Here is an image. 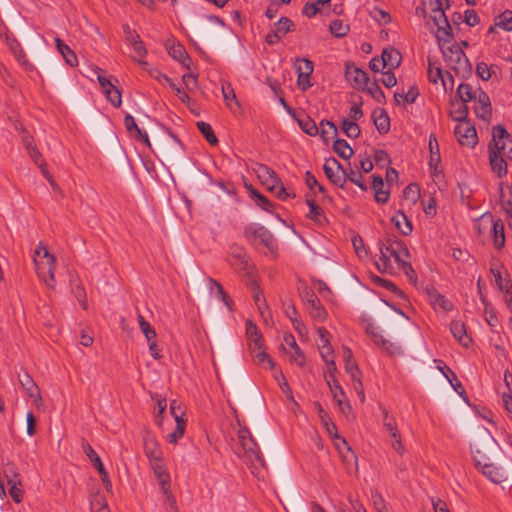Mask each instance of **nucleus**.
Returning a JSON list of instances; mask_svg holds the SVG:
<instances>
[{"instance_id":"nucleus-1","label":"nucleus","mask_w":512,"mask_h":512,"mask_svg":"<svg viewBox=\"0 0 512 512\" xmlns=\"http://www.w3.org/2000/svg\"><path fill=\"white\" fill-rule=\"evenodd\" d=\"M239 447L237 455L251 468L252 474L258 475L260 469L265 467V460L258 444L247 427H240L238 431Z\"/></svg>"},{"instance_id":"nucleus-2","label":"nucleus","mask_w":512,"mask_h":512,"mask_svg":"<svg viewBox=\"0 0 512 512\" xmlns=\"http://www.w3.org/2000/svg\"><path fill=\"white\" fill-rule=\"evenodd\" d=\"M34 265L39 279L51 289L55 288L56 258L42 243L35 250Z\"/></svg>"},{"instance_id":"nucleus-3","label":"nucleus","mask_w":512,"mask_h":512,"mask_svg":"<svg viewBox=\"0 0 512 512\" xmlns=\"http://www.w3.org/2000/svg\"><path fill=\"white\" fill-rule=\"evenodd\" d=\"M449 44V46H446V43L439 44L443 57L448 66L457 75H460L461 77L465 78L466 76L471 74L472 65L459 44L455 42H451Z\"/></svg>"},{"instance_id":"nucleus-4","label":"nucleus","mask_w":512,"mask_h":512,"mask_svg":"<svg viewBox=\"0 0 512 512\" xmlns=\"http://www.w3.org/2000/svg\"><path fill=\"white\" fill-rule=\"evenodd\" d=\"M429 3L433 13V23L437 26L436 38L439 44L451 43L453 40L452 27L445 15L441 0H429Z\"/></svg>"},{"instance_id":"nucleus-5","label":"nucleus","mask_w":512,"mask_h":512,"mask_svg":"<svg viewBox=\"0 0 512 512\" xmlns=\"http://www.w3.org/2000/svg\"><path fill=\"white\" fill-rule=\"evenodd\" d=\"M488 151L506 156L512 161V137L504 126L493 127L492 141L489 143Z\"/></svg>"},{"instance_id":"nucleus-6","label":"nucleus","mask_w":512,"mask_h":512,"mask_svg":"<svg viewBox=\"0 0 512 512\" xmlns=\"http://www.w3.org/2000/svg\"><path fill=\"white\" fill-rule=\"evenodd\" d=\"M244 235L249 241H259V243L265 246L271 253L277 250L276 239L273 234L262 225L251 224L247 226L244 230Z\"/></svg>"},{"instance_id":"nucleus-7","label":"nucleus","mask_w":512,"mask_h":512,"mask_svg":"<svg viewBox=\"0 0 512 512\" xmlns=\"http://www.w3.org/2000/svg\"><path fill=\"white\" fill-rule=\"evenodd\" d=\"M382 414L383 426L391 437V446L399 455L402 456L405 452V449L401 441V435L398 430L396 420L394 416L389 415L388 411L384 408L382 409Z\"/></svg>"},{"instance_id":"nucleus-8","label":"nucleus","mask_w":512,"mask_h":512,"mask_svg":"<svg viewBox=\"0 0 512 512\" xmlns=\"http://www.w3.org/2000/svg\"><path fill=\"white\" fill-rule=\"evenodd\" d=\"M294 68L297 73V84L302 91L308 90L312 83L310 76L313 73V62L307 58H296Z\"/></svg>"},{"instance_id":"nucleus-9","label":"nucleus","mask_w":512,"mask_h":512,"mask_svg":"<svg viewBox=\"0 0 512 512\" xmlns=\"http://www.w3.org/2000/svg\"><path fill=\"white\" fill-rule=\"evenodd\" d=\"M323 170L330 182L341 188L344 187L346 183V171L336 158L331 157L326 159Z\"/></svg>"},{"instance_id":"nucleus-10","label":"nucleus","mask_w":512,"mask_h":512,"mask_svg":"<svg viewBox=\"0 0 512 512\" xmlns=\"http://www.w3.org/2000/svg\"><path fill=\"white\" fill-rule=\"evenodd\" d=\"M483 221L486 222L485 228H490L494 247L498 250L502 249L505 245V232L502 220L498 219L494 221L493 215L486 212L484 213Z\"/></svg>"},{"instance_id":"nucleus-11","label":"nucleus","mask_w":512,"mask_h":512,"mask_svg":"<svg viewBox=\"0 0 512 512\" xmlns=\"http://www.w3.org/2000/svg\"><path fill=\"white\" fill-rule=\"evenodd\" d=\"M345 78L357 90L366 88V84L369 82L368 74L351 62H347L345 65Z\"/></svg>"},{"instance_id":"nucleus-12","label":"nucleus","mask_w":512,"mask_h":512,"mask_svg":"<svg viewBox=\"0 0 512 512\" xmlns=\"http://www.w3.org/2000/svg\"><path fill=\"white\" fill-rule=\"evenodd\" d=\"M253 171L256 173L261 183L271 192L276 191L278 185L281 184L280 178L267 165L256 163Z\"/></svg>"},{"instance_id":"nucleus-13","label":"nucleus","mask_w":512,"mask_h":512,"mask_svg":"<svg viewBox=\"0 0 512 512\" xmlns=\"http://www.w3.org/2000/svg\"><path fill=\"white\" fill-rule=\"evenodd\" d=\"M83 449L87 457L90 459L94 467L97 469L106 491L108 493H112V483L109 479L108 472L105 469L100 457L97 455V453L89 443H84Z\"/></svg>"},{"instance_id":"nucleus-14","label":"nucleus","mask_w":512,"mask_h":512,"mask_svg":"<svg viewBox=\"0 0 512 512\" xmlns=\"http://www.w3.org/2000/svg\"><path fill=\"white\" fill-rule=\"evenodd\" d=\"M454 133L461 145L474 147L477 144L476 129L468 121L459 123Z\"/></svg>"},{"instance_id":"nucleus-15","label":"nucleus","mask_w":512,"mask_h":512,"mask_svg":"<svg viewBox=\"0 0 512 512\" xmlns=\"http://www.w3.org/2000/svg\"><path fill=\"white\" fill-rule=\"evenodd\" d=\"M381 256L379 257V260L376 262V266L378 270L382 273H391L392 272V265H391V258H394L396 261V251L393 249V246H389V244L384 240L381 243L380 247Z\"/></svg>"},{"instance_id":"nucleus-16","label":"nucleus","mask_w":512,"mask_h":512,"mask_svg":"<svg viewBox=\"0 0 512 512\" xmlns=\"http://www.w3.org/2000/svg\"><path fill=\"white\" fill-rule=\"evenodd\" d=\"M166 49L173 59L180 62L186 69H190L192 60L182 44L168 40L166 43Z\"/></svg>"},{"instance_id":"nucleus-17","label":"nucleus","mask_w":512,"mask_h":512,"mask_svg":"<svg viewBox=\"0 0 512 512\" xmlns=\"http://www.w3.org/2000/svg\"><path fill=\"white\" fill-rule=\"evenodd\" d=\"M424 291L429 298V302L431 305H433L434 308L439 307L446 312H449L453 309V303L444 295L440 294L433 285H427L424 288Z\"/></svg>"},{"instance_id":"nucleus-18","label":"nucleus","mask_w":512,"mask_h":512,"mask_svg":"<svg viewBox=\"0 0 512 512\" xmlns=\"http://www.w3.org/2000/svg\"><path fill=\"white\" fill-rule=\"evenodd\" d=\"M97 78L110 103L115 107H119L122 102L120 90L112 84L108 78L102 76L100 73H98Z\"/></svg>"},{"instance_id":"nucleus-19","label":"nucleus","mask_w":512,"mask_h":512,"mask_svg":"<svg viewBox=\"0 0 512 512\" xmlns=\"http://www.w3.org/2000/svg\"><path fill=\"white\" fill-rule=\"evenodd\" d=\"M475 114L478 118L488 121L491 117V102L488 94L482 90L479 91L476 97V104L474 107Z\"/></svg>"},{"instance_id":"nucleus-20","label":"nucleus","mask_w":512,"mask_h":512,"mask_svg":"<svg viewBox=\"0 0 512 512\" xmlns=\"http://www.w3.org/2000/svg\"><path fill=\"white\" fill-rule=\"evenodd\" d=\"M482 474L491 482L500 484L507 480V473L502 466H496L493 463H483L481 466Z\"/></svg>"},{"instance_id":"nucleus-21","label":"nucleus","mask_w":512,"mask_h":512,"mask_svg":"<svg viewBox=\"0 0 512 512\" xmlns=\"http://www.w3.org/2000/svg\"><path fill=\"white\" fill-rule=\"evenodd\" d=\"M246 335L251 353L263 348L262 335L258 327L251 320L246 322Z\"/></svg>"},{"instance_id":"nucleus-22","label":"nucleus","mask_w":512,"mask_h":512,"mask_svg":"<svg viewBox=\"0 0 512 512\" xmlns=\"http://www.w3.org/2000/svg\"><path fill=\"white\" fill-rule=\"evenodd\" d=\"M230 265L239 271L245 270L248 265V256L243 247L232 246L229 252Z\"/></svg>"},{"instance_id":"nucleus-23","label":"nucleus","mask_w":512,"mask_h":512,"mask_svg":"<svg viewBox=\"0 0 512 512\" xmlns=\"http://www.w3.org/2000/svg\"><path fill=\"white\" fill-rule=\"evenodd\" d=\"M18 380L22 388L26 391L30 398H33L35 402L41 401L42 397L40 394L39 387L33 378L27 373L23 372L18 375Z\"/></svg>"},{"instance_id":"nucleus-24","label":"nucleus","mask_w":512,"mask_h":512,"mask_svg":"<svg viewBox=\"0 0 512 512\" xmlns=\"http://www.w3.org/2000/svg\"><path fill=\"white\" fill-rule=\"evenodd\" d=\"M402 56L400 52L393 48H385L381 55V66L382 68L388 67L390 70L396 69L401 64Z\"/></svg>"},{"instance_id":"nucleus-25","label":"nucleus","mask_w":512,"mask_h":512,"mask_svg":"<svg viewBox=\"0 0 512 512\" xmlns=\"http://www.w3.org/2000/svg\"><path fill=\"white\" fill-rule=\"evenodd\" d=\"M450 331L462 346L469 347L472 343V339L466 333L465 324L461 320L452 321Z\"/></svg>"},{"instance_id":"nucleus-26","label":"nucleus","mask_w":512,"mask_h":512,"mask_svg":"<svg viewBox=\"0 0 512 512\" xmlns=\"http://www.w3.org/2000/svg\"><path fill=\"white\" fill-rule=\"evenodd\" d=\"M371 188L374 191V198L377 203L384 204L388 202L390 193L388 190H384V181L382 176L373 175Z\"/></svg>"},{"instance_id":"nucleus-27","label":"nucleus","mask_w":512,"mask_h":512,"mask_svg":"<svg viewBox=\"0 0 512 512\" xmlns=\"http://www.w3.org/2000/svg\"><path fill=\"white\" fill-rule=\"evenodd\" d=\"M489 153V161L491 165V170L495 173L499 178H502L507 175V162L505 158L506 156H502L501 154H496L493 151H488Z\"/></svg>"},{"instance_id":"nucleus-28","label":"nucleus","mask_w":512,"mask_h":512,"mask_svg":"<svg viewBox=\"0 0 512 512\" xmlns=\"http://www.w3.org/2000/svg\"><path fill=\"white\" fill-rule=\"evenodd\" d=\"M343 356L345 361V371L350 375L351 380H356L361 375L357 363L353 360V354L350 348L343 347Z\"/></svg>"},{"instance_id":"nucleus-29","label":"nucleus","mask_w":512,"mask_h":512,"mask_svg":"<svg viewBox=\"0 0 512 512\" xmlns=\"http://www.w3.org/2000/svg\"><path fill=\"white\" fill-rule=\"evenodd\" d=\"M144 452L150 462L163 459L162 451H161L158 443L156 442V440L152 437L145 438Z\"/></svg>"},{"instance_id":"nucleus-30","label":"nucleus","mask_w":512,"mask_h":512,"mask_svg":"<svg viewBox=\"0 0 512 512\" xmlns=\"http://www.w3.org/2000/svg\"><path fill=\"white\" fill-rule=\"evenodd\" d=\"M55 43L58 51L63 56L65 62L71 67L77 66L78 58L74 51L71 50V48L58 37L55 39Z\"/></svg>"},{"instance_id":"nucleus-31","label":"nucleus","mask_w":512,"mask_h":512,"mask_svg":"<svg viewBox=\"0 0 512 512\" xmlns=\"http://www.w3.org/2000/svg\"><path fill=\"white\" fill-rule=\"evenodd\" d=\"M372 117L374 125L380 134H386L389 132L390 119L388 114L383 109L374 111Z\"/></svg>"},{"instance_id":"nucleus-32","label":"nucleus","mask_w":512,"mask_h":512,"mask_svg":"<svg viewBox=\"0 0 512 512\" xmlns=\"http://www.w3.org/2000/svg\"><path fill=\"white\" fill-rule=\"evenodd\" d=\"M335 445L342 456L343 460L347 463L356 462V456L354 452L349 447L345 438L336 435L335 436Z\"/></svg>"},{"instance_id":"nucleus-33","label":"nucleus","mask_w":512,"mask_h":512,"mask_svg":"<svg viewBox=\"0 0 512 512\" xmlns=\"http://www.w3.org/2000/svg\"><path fill=\"white\" fill-rule=\"evenodd\" d=\"M452 109L450 110V116L453 120L459 123L467 121L468 106L466 103L455 100L451 102Z\"/></svg>"},{"instance_id":"nucleus-34","label":"nucleus","mask_w":512,"mask_h":512,"mask_svg":"<svg viewBox=\"0 0 512 512\" xmlns=\"http://www.w3.org/2000/svg\"><path fill=\"white\" fill-rule=\"evenodd\" d=\"M386 242L389 246H393V249L396 251V263L403 262V260L410 257V253L408 248L404 245L401 240L393 239L391 237L385 238Z\"/></svg>"},{"instance_id":"nucleus-35","label":"nucleus","mask_w":512,"mask_h":512,"mask_svg":"<svg viewBox=\"0 0 512 512\" xmlns=\"http://www.w3.org/2000/svg\"><path fill=\"white\" fill-rule=\"evenodd\" d=\"M428 147L430 151L429 166L431 169H436L437 165L440 163L441 157L438 141L434 134L429 136Z\"/></svg>"},{"instance_id":"nucleus-36","label":"nucleus","mask_w":512,"mask_h":512,"mask_svg":"<svg viewBox=\"0 0 512 512\" xmlns=\"http://www.w3.org/2000/svg\"><path fill=\"white\" fill-rule=\"evenodd\" d=\"M439 370L443 373L446 379L449 381L453 389L460 395L465 393V389L461 382L457 379L456 374L448 367L443 364V366H438Z\"/></svg>"},{"instance_id":"nucleus-37","label":"nucleus","mask_w":512,"mask_h":512,"mask_svg":"<svg viewBox=\"0 0 512 512\" xmlns=\"http://www.w3.org/2000/svg\"><path fill=\"white\" fill-rule=\"evenodd\" d=\"M249 195H250V198L261 209H263L266 212H272V209L274 207L273 203L266 196L261 194L256 189L252 188V186H250V194Z\"/></svg>"},{"instance_id":"nucleus-38","label":"nucleus","mask_w":512,"mask_h":512,"mask_svg":"<svg viewBox=\"0 0 512 512\" xmlns=\"http://www.w3.org/2000/svg\"><path fill=\"white\" fill-rule=\"evenodd\" d=\"M392 222L403 235H409L412 232V224L403 212L399 211L392 217Z\"/></svg>"},{"instance_id":"nucleus-39","label":"nucleus","mask_w":512,"mask_h":512,"mask_svg":"<svg viewBox=\"0 0 512 512\" xmlns=\"http://www.w3.org/2000/svg\"><path fill=\"white\" fill-rule=\"evenodd\" d=\"M361 91H365L369 94L376 102L380 104H384L386 101L385 94L381 87L379 86L377 80L366 84V88H363Z\"/></svg>"},{"instance_id":"nucleus-40","label":"nucleus","mask_w":512,"mask_h":512,"mask_svg":"<svg viewBox=\"0 0 512 512\" xmlns=\"http://www.w3.org/2000/svg\"><path fill=\"white\" fill-rule=\"evenodd\" d=\"M334 152L343 159H349L354 151L345 139H336L333 143Z\"/></svg>"},{"instance_id":"nucleus-41","label":"nucleus","mask_w":512,"mask_h":512,"mask_svg":"<svg viewBox=\"0 0 512 512\" xmlns=\"http://www.w3.org/2000/svg\"><path fill=\"white\" fill-rule=\"evenodd\" d=\"M319 133L320 136L325 144L329 143L328 134L331 133L332 137H336L338 135V129L337 126L329 121V120H322L319 124Z\"/></svg>"},{"instance_id":"nucleus-42","label":"nucleus","mask_w":512,"mask_h":512,"mask_svg":"<svg viewBox=\"0 0 512 512\" xmlns=\"http://www.w3.org/2000/svg\"><path fill=\"white\" fill-rule=\"evenodd\" d=\"M297 122L301 130L307 135L317 136L319 134V127L316 125L315 121L311 119L309 116L305 115L302 118H298Z\"/></svg>"},{"instance_id":"nucleus-43","label":"nucleus","mask_w":512,"mask_h":512,"mask_svg":"<svg viewBox=\"0 0 512 512\" xmlns=\"http://www.w3.org/2000/svg\"><path fill=\"white\" fill-rule=\"evenodd\" d=\"M418 96H419V90L415 85H413L409 88L407 93L395 92L394 100L397 104L404 103V102L412 104L416 101Z\"/></svg>"},{"instance_id":"nucleus-44","label":"nucleus","mask_w":512,"mask_h":512,"mask_svg":"<svg viewBox=\"0 0 512 512\" xmlns=\"http://www.w3.org/2000/svg\"><path fill=\"white\" fill-rule=\"evenodd\" d=\"M366 332L371 336L376 345L386 350L389 349V346L391 345L390 342L379 333L378 327H376L374 324H368L366 327Z\"/></svg>"},{"instance_id":"nucleus-45","label":"nucleus","mask_w":512,"mask_h":512,"mask_svg":"<svg viewBox=\"0 0 512 512\" xmlns=\"http://www.w3.org/2000/svg\"><path fill=\"white\" fill-rule=\"evenodd\" d=\"M305 306H306L308 313L310 314V316L313 319L320 320V321L324 320V318L326 316V311H325L324 307L322 306L319 299L314 300L313 302H310Z\"/></svg>"},{"instance_id":"nucleus-46","label":"nucleus","mask_w":512,"mask_h":512,"mask_svg":"<svg viewBox=\"0 0 512 512\" xmlns=\"http://www.w3.org/2000/svg\"><path fill=\"white\" fill-rule=\"evenodd\" d=\"M3 475L7 480V483L22 481L21 475L15 463L8 461L3 468Z\"/></svg>"},{"instance_id":"nucleus-47","label":"nucleus","mask_w":512,"mask_h":512,"mask_svg":"<svg viewBox=\"0 0 512 512\" xmlns=\"http://www.w3.org/2000/svg\"><path fill=\"white\" fill-rule=\"evenodd\" d=\"M197 128L202 133L206 141L210 145H217L218 144V138L215 135L211 125L209 123H206L204 121H199L196 123Z\"/></svg>"},{"instance_id":"nucleus-48","label":"nucleus","mask_w":512,"mask_h":512,"mask_svg":"<svg viewBox=\"0 0 512 512\" xmlns=\"http://www.w3.org/2000/svg\"><path fill=\"white\" fill-rule=\"evenodd\" d=\"M209 282L211 292H213V290L216 289V298L222 301L229 309H231V300L227 293L224 291L223 286L212 278H209Z\"/></svg>"},{"instance_id":"nucleus-49","label":"nucleus","mask_w":512,"mask_h":512,"mask_svg":"<svg viewBox=\"0 0 512 512\" xmlns=\"http://www.w3.org/2000/svg\"><path fill=\"white\" fill-rule=\"evenodd\" d=\"M274 30L276 33L281 35L283 37L289 32L294 31L295 25L291 19L288 17H281L275 24H274Z\"/></svg>"},{"instance_id":"nucleus-50","label":"nucleus","mask_w":512,"mask_h":512,"mask_svg":"<svg viewBox=\"0 0 512 512\" xmlns=\"http://www.w3.org/2000/svg\"><path fill=\"white\" fill-rule=\"evenodd\" d=\"M175 422V430L167 435V440L172 444L177 443L178 440L183 437L186 427V422L183 418L176 417Z\"/></svg>"},{"instance_id":"nucleus-51","label":"nucleus","mask_w":512,"mask_h":512,"mask_svg":"<svg viewBox=\"0 0 512 512\" xmlns=\"http://www.w3.org/2000/svg\"><path fill=\"white\" fill-rule=\"evenodd\" d=\"M457 95L459 97V101L466 104L476 98L471 85L465 83H462L458 86Z\"/></svg>"},{"instance_id":"nucleus-52","label":"nucleus","mask_w":512,"mask_h":512,"mask_svg":"<svg viewBox=\"0 0 512 512\" xmlns=\"http://www.w3.org/2000/svg\"><path fill=\"white\" fill-rule=\"evenodd\" d=\"M495 26H499L500 28L506 31H512V11L505 10L495 19Z\"/></svg>"},{"instance_id":"nucleus-53","label":"nucleus","mask_w":512,"mask_h":512,"mask_svg":"<svg viewBox=\"0 0 512 512\" xmlns=\"http://www.w3.org/2000/svg\"><path fill=\"white\" fill-rule=\"evenodd\" d=\"M138 322L140 329L148 342L156 338L157 334L155 329L150 325L149 322L144 319L141 314L138 315Z\"/></svg>"},{"instance_id":"nucleus-54","label":"nucleus","mask_w":512,"mask_h":512,"mask_svg":"<svg viewBox=\"0 0 512 512\" xmlns=\"http://www.w3.org/2000/svg\"><path fill=\"white\" fill-rule=\"evenodd\" d=\"M428 79L431 83L436 84L438 80L442 81L444 89H446V79L445 75L440 67H436L433 69V64L429 61L428 65Z\"/></svg>"},{"instance_id":"nucleus-55","label":"nucleus","mask_w":512,"mask_h":512,"mask_svg":"<svg viewBox=\"0 0 512 512\" xmlns=\"http://www.w3.org/2000/svg\"><path fill=\"white\" fill-rule=\"evenodd\" d=\"M330 32L336 37H344L349 31V26L344 24L342 20H334L329 26Z\"/></svg>"},{"instance_id":"nucleus-56","label":"nucleus","mask_w":512,"mask_h":512,"mask_svg":"<svg viewBox=\"0 0 512 512\" xmlns=\"http://www.w3.org/2000/svg\"><path fill=\"white\" fill-rule=\"evenodd\" d=\"M130 45L133 47L136 56L139 58L138 63L140 65H146L147 62L144 61L143 58H145L147 55V49L141 38L139 37V39L133 41L132 43H130Z\"/></svg>"},{"instance_id":"nucleus-57","label":"nucleus","mask_w":512,"mask_h":512,"mask_svg":"<svg viewBox=\"0 0 512 512\" xmlns=\"http://www.w3.org/2000/svg\"><path fill=\"white\" fill-rule=\"evenodd\" d=\"M375 282L378 283L383 288L387 289L388 291L392 292L396 296L400 298H405L404 292L401 289H399L393 282L380 277H375Z\"/></svg>"},{"instance_id":"nucleus-58","label":"nucleus","mask_w":512,"mask_h":512,"mask_svg":"<svg viewBox=\"0 0 512 512\" xmlns=\"http://www.w3.org/2000/svg\"><path fill=\"white\" fill-rule=\"evenodd\" d=\"M222 94L228 107L232 108V102H234L236 106H239L236 94L231 84L227 83L222 85Z\"/></svg>"},{"instance_id":"nucleus-59","label":"nucleus","mask_w":512,"mask_h":512,"mask_svg":"<svg viewBox=\"0 0 512 512\" xmlns=\"http://www.w3.org/2000/svg\"><path fill=\"white\" fill-rule=\"evenodd\" d=\"M349 180L353 184L357 185L362 191H367L368 187L363 181V176L360 172L354 171L350 169V171L346 172V181Z\"/></svg>"},{"instance_id":"nucleus-60","label":"nucleus","mask_w":512,"mask_h":512,"mask_svg":"<svg viewBox=\"0 0 512 512\" xmlns=\"http://www.w3.org/2000/svg\"><path fill=\"white\" fill-rule=\"evenodd\" d=\"M491 272L494 275L496 285L498 286L500 291H502L504 293H509V290L512 289L510 280L503 279L501 272L499 270L491 268Z\"/></svg>"},{"instance_id":"nucleus-61","label":"nucleus","mask_w":512,"mask_h":512,"mask_svg":"<svg viewBox=\"0 0 512 512\" xmlns=\"http://www.w3.org/2000/svg\"><path fill=\"white\" fill-rule=\"evenodd\" d=\"M482 302L485 305V314H486L485 319H486L487 324L492 328L496 327L499 322L496 311L492 307H489V303L483 297H482Z\"/></svg>"},{"instance_id":"nucleus-62","label":"nucleus","mask_w":512,"mask_h":512,"mask_svg":"<svg viewBox=\"0 0 512 512\" xmlns=\"http://www.w3.org/2000/svg\"><path fill=\"white\" fill-rule=\"evenodd\" d=\"M8 485L10 486V488H9V495H10V497L16 503H20L22 501V498H23V489L21 488L22 487V481H20V483H17V481L16 482H11V483H8Z\"/></svg>"},{"instance_id":"nucleus-63","label":"nucleus","mask_w":512,"mask_h":512,"mask_svg":"<svg viewBox=\"0 0 512 512\" xmlns=\"http://www.w3.org/2000/svg\"><path fill=\"white\" fill-rule=\"evenodd\" d=\"M306 203L309 206L308 218L314 221H320L319 218L323 215L322 208L312 199H306Z\"/></svg>"},{"instance_id":"nucleus-64","label":"nucleus","mask_w":512,"mask_h":512,"mask_svg":"<svg viewBox=\"0 0 512 512\" xmlns=\"http://www.w3.org/2000/svg\"><path fill=\"white\" fill-rule=\"evenodd\" d=\"M420 195V189L417 184H409L405 187L403 191V196L405 199L410 200L412 203H415Z\"/></svg>"}]
</instances>
